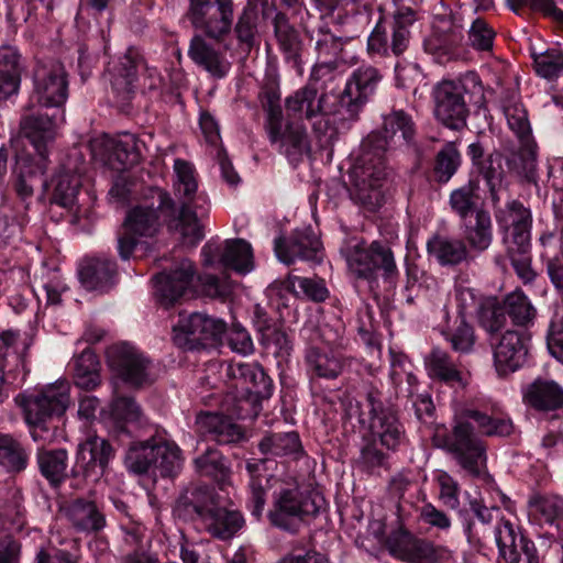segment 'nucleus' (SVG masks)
Listing matches in <instances>:
<instances>
[{
	"label": "nucleus",
	"instance_id": "20e7f679",
	"mask_svg": "<svg viewBox=\"0 0 563 563\" xmlns=\"http://www.w3.org/2000/svg\"><path fill=\"white\" fill-rule=\"evenodd\" d=\"M368 408L367 437L374 439L387 451L395 452L406 441V430L397 412L382 401L378 389L371 387L366 394Z\"/></svg>",
	"mask_w": 563,
	"mask_h": 563
},
{
	"label": "nucleus",
	"instance_id": "bf43d9fd",
	"mask_svg": "<svg viewBox=\"0 0 563 563\" xmlns=\"http://www.w3.org/2000/svg\"><path fill=\"white\" fill-rule=\"evenodd\" d=\"M53 192L51 201L63 208L70 209L77 200L80 179L69 172L58 173L52 180Z\"/></svg>",
	"mask_w": 563,
	"mask_h": 563
},
{
	"label": "nucleus",
	"instance_id": "680f3d73",
	"mask_svg": "<svg viewBox=\"0 0 563 563\" xmlns=\"http://www.w3.org/2000/svg\"><path fill=\"white\" fill-rule=\"evenodd\" d=\"M451 558L452 552L446 547L435 545L427 539L416 537L405 562L437 563L449 561Z\"/></svg>",
	"mask_w": 563,
	"mask_h": 563
},
{
	"label": "nucleus",
	"instance_id": "6e6552de",
	"mask_svg": "<svg viewBox=\"0 0 563 563\" xmlns=\"http://www.w3.org/2000/svg\"><path fill=\"white\" fill-rule=\"evenodd\" d=\"M346 261L350 269L360 278L369 279L380 274L385 280H393L398 275L393 251L378 241L354 245L349 250Z\"/></svg>",
	"mask_w": 563,
	"mask_h": 563
},
{
	"label": "nucleus",
	"instance_id": "c85d7f7f",
	"mask_svg": "<svg viewBox=\"0 0 563 563\" xmlns=\"http://www.w3.org/2000/svg\"><path fill=\"white\" fill-rule=\"evenodd\" d=\"M65 515L80 533L97 534L107 526L106 515L95 500L76 498L65 508Z\"/></svg>",
	"mask_w": 563,
	"mask_h": 563
},
{
	"label": "nucleus",
	"instance_id": "f03ea898",
	"mask_svg": "<svg viewBox=\"0 0 563 563\" xmlns=\"http://www.w3.org/2000/svg\"><path fill=\"white\" fill-rule=\"evenodd\" d=\"M246 471L250 476V507L256 518L264 510L268 489H273V493L267 518L275 528L297 533L302 523L319 515L324 504L319 492L301 486L296 481H284L271 475L266 460L247 461Z\"/></svg>",
	"mask_w": 563,
	"mask_h": 563
},
{
	"label": "nucleus",
	"instance_id": "338daca9",
	"mask_svg": "<svg viewBox=\"0 0 563 563\" xmlns=\"http://www.w3.org/2000/svg\"><path fill=\"white\" fill-rule=\"evenodd\" d=\"M234 33L240 45L247 49L254 46L258 33V14L253 4L247 3L239 14Z\"/></svg>",
	"mask_w": 563,
	"mask_h": 563
},
{
	"label": "nucleus",
	"instance_id": "473e14b6",
	"mask_svg": "<svg viewBox=\"0 0 563 563\" xmlns=\"http://www.w3.org/2000/svg\"><path fill=\"white\" fill-rule=\"evenodd\" d=\"M117 264L106 257H87L79 268V278L88 290L107 291L115 282Z\"/></svg>",
	"mask_w": 563,
	"mask_h": 563
},
{
	"label": "nucleus",
	"instance_id": "ea45409f",
	"mask_svg": "<svg viewBox=\"0 0 563 563\" xmlns=\"http://www.w3.org/2000/svg\"><path fill=\"white\" fill-rule=\"evenodd\" d=\"M194 465L198 474L211 477L221 489L231 484V468L218 449L207 448L194 460Z\"/></svg>",
	"mask_w": 563,
	"mask_h": 563
},
{
	"label": "nucleus",
	"instance_id": "2f4dec72",
	"mask_svg": "<svg viewBox=\"0 0 563 563\" xmlns=\"http://www.w3.org/2000/svg\"><path fill=\"white\" fill-rule=\"evenodd\" d=\"M188 56L214 79L224 78L231 69V63L225 55L207 43L200 35L191 38Z\"/></svg>",
	"mask_w": 563,
	"mask_h": 563
},
{
	"label": "nucleus",
	"instance_id": "dca6fc26",
	"mask_svg": "<svg viewBox=\"0 0 563 563\" xmlns=\"http://www.w3.org/2000/svg\"><path fill=\"white\" fill-rule=\"evenodd\" d=\"M382 79L380 70L371 65H362L352 73L339 97L340 107L350 119L358 117L363 107L375 95Z\"/></svg>",
	"mask_w": 563,
	"mask_h": 563
},
{
	"label": "nucleus",
	"instance_id": "423d86ee",
	"mask_svg": "<svg viewBox=\"0 0 563 563\" xmlns=\"http://www.w3.org/2000/svg\"><path fill=\"white\" fill-rule=\"evenodd\" d=\"M442 448L472 476H479L486 463V449L466 420H457L452 432L443 438Z\"/></svg>",
	"mask_w": 563,
	"mask_h": 563
},
{
	"label": "nucleus",
	"instance_id": "49530a36",
	"mask_svg": "<svg viewBox=\"0 0 563 563\" xmlns=\"http://www.w3.org/2000/svg\"><path fill=\"white\" fill-rule=\"evenodd\" d=\"M157 444L153 439L133 442L125 456L126 468L137 475L152 474L154 476Z\"/></svg>",
	"mask_w": 563,
	"mask_h": 563
},
{
	"label": "nucleus",
	"instance_id": "6ab92c4d",
	"mask_svg": "<svg viewBox=\"0 0 563 563\" xmlns=\"http://www.w3.org/2000/svg\"><path fill=\"white\" fill-rule=\"evenodd\" d=\"M196 267L189 258L173 264L168 272L155 275V294L158 301L169 307L191 290Z\"/></svg>",
	"mask_w": 563,
	"mask_h": 563
},
{
	"label": "nucleus",
	"instance_id": "e433bc0d",
	"mask_svg": "<svg viewBox=\"0 0 563 563\" xmlns=\"http://www.w3.org/2000/svg\"><path fill=\"white\" fill-rule=\"evenodd\" d=\"M325 93L318 96V88L307 84L285 100L288 115L311 120L323 113Z\"/></svg>",
	"mask_w": 563,
	"mask_h": 563
},
{
	"label": "nucleus",
	"instance_id": "3c124183",
	"mask_svg": "<svg viewBox=\"0 0 563 563\" xmlns=\"http://www.w3.org/2000/svg\"><path fill=\"white\" fill-rule=\"evenodd\" d=\"M220 263L239 273H247L253 268V251L243 239L227 240L220 255Z\"/></svg>",
	"mask_w": 563,
	"mask_h": 563
},
{
	"label": "nucleus",
	"instance_id": "58836bf2",
	"mask_svg": "<svg viewBox=\"0 0 563 563\" xmlns=\"http://www.w3.org/2000/svg\"><path fill=\"white\" fill-rule=\"evenodd\" d=\"M18 49L10 45L0 47V103L16 95L21 84V63Z\"/></svg>",
	"mask_w": 563,
	"mask_h": 563
},
{
	"label": "nucleus",
	"instance_id": "37998d69",
	"mask_svg": "<svg viewBox=\"0 0 563 563\" xmlns=\"http://www.w3.org/2000/svg\"><path fill=\"white\" fill-rule=\"evenodd\" d=\"M389 452L366 434L362 437L360 455L355 463L360 471L369 475H379L382 470H389Z\"/></svg>",
	"mask_w": 563,
	"mask_h": 563
},
{
	"label": "nucleus",
	"instance_id": "9b49d317",
	"mask_svg": "<svg viewBox=\"0 0 563 563\" xmlns=\"http://www.w3.org/2000/svg\"><path fill=\"white\" fill-rule=\"evenodd\" d=\"M144 144L131 133L119 139L100 136L90 141L92 158L109 168L122 172L139 164Z\"/></svg>",
	"mask_w": 563,
	"mask_h": 563
},
{
	"label": "nucleus",
	"instance_id": "f8f14e48",
	"mask_svg": "<svg viewBox=\"0 0 563 563\" xmlns=\"http://www.w3.org/2000/svg\"><path fill=\"white\" fill-rule=\"evenodd\" d=\"M187 16L208 37L220 41L231 32L234 3L232 0H190Z\"/></svg>",
	"mask_w": 563,
	"mask_h": 563
},
{
	"label": "nucleus",
	"instance_id": "2eb2a0df",
	"mask_svg": "<svg viewBox=\"0 0 563 563\" xmlns=\"http://www.w3.org/2000/svg\"><path fill=\"white\" fill-rule=\"evenodd\" d=\"M530 336L526 331L508 329L488 339L498 376H508L521 368L528 356Z\"/></svg>",
	"mask_w": 563,
	"mask_h": 563
},
{
	"label": "nucleus",
	"instance_id": "f3484780",
	"mask_svg": "<svg viewBox=\"0 0 563 563\" xmlns=\"http://www.w3.org/2000/svg\"><path fill=\"white\" fill-rule=\"evenodd\" d=\"M115 451L110 442L97 434H91L77 445L76 461L79 471L71 470L74 478L79 472L84 479L98 481L106 473Z\"/></svg>",
	"mask_w": 563,
	"mask_h": 563
},
{
	"label": "nucleus",
	"instance_id": "5fc2aeb1",
	"mask_svg": "<svg viewBox=\"0 0 563 563\" xmlns=\"http://www.w3.org/2000/svg\"><path fill=\"white\" fill-rule=\"evenodd\" d=\"M287 283L288 289L296 297H302L316 303L324 302L330 297L325 282L320 277H301L289 274Z\"/></svg>",
	"mask_w": 563,
	"mask_h": 563
},
{
	"label": "nucleus",
	"instance_id": "6e6d98bb",
	"mask_svg": "<svg viewBox=\"0 0 563 563\" xmlns=\"http://www.w3.org/2000/svg\"><path fill=\"white\" fill-rule=\"evenodd\" d=\"M479 327L488 334V339L500 335V331L507 324V314L503 302L496 299H488L479 303L477 310Z\"/></svg>",
	"mask_w": 563,
	"mask_h": 563
},
{
	"label": "nucleus",
	"instance_id": "13d9d810",
	"mask_svg": "<svg viewBox=\"0 0 563 563\" xmlns=\"http://www.w3.org/2000/svg\"><path fill=\"white\" fill-rule=\"evenodd\" d=\"M479 184L476 179H470L465 185L454 189L450 195L451 209L461 218L466 219L468 216L478 210Z\"/></svg>",
	"mask_w": 563,
	"mask_h": 563
},
{
	"label": "nucleus",
	"instance_id": "5701e85b",
	"mask_svg": "<svg viewBox=\"0 0 563 563\" xmlns=\"http://www.w3.org/2000/svg\"><path fill=\"white\" fill-rule=\"evenodd\" d=\"M266 132L271 143L277 146L278 152L294 165H297L305 155L310 153L306 128L298 122H288L285 126L279 123L275 130L271 128Z\"/></svg>",
	"mask_w": 563,
	"mask_h": 563
},
{
	"label": "nucleus",
	"instance_id": "393cba45",
	"mask_svg": "<svg viewBox=\"0 0 563 563\" xmlns=\"http://www.w3.org/2000/svg\"><path fill=\"white\" fill-rule=\"evenodd\" d=\"M20 134L35 148L38 158L47 159L56 139V123L52 115L41 112L24 113L20 119Z\"/></svg>",
	"mask_w": 563,
	"mask_h": 563
},
{
	"label": "nucleus",
	"instance_id": "79ce46f5",
	"mask_svg": "<svg viewBox=\"0 0 563 563\" xmlns=\"http://www.w3.org/2000/svg\"><path fill=\"white\" fill-rule=\"evenodd\" d=\"M468 506L470 511L478 521V523H476L475 521L467 520L464 523V531L468 540L479 539L482 536L484 537L485 533L489 531L490 527L494 528L492 531L494 533L496 526L503 523L499 522L500 509L498 507H487L478 499L470 500Z\"/></svg>",
	"mask_w": 563,
	"mask_h": 563
},
{
	"label": "nucleus",
	"instance_id": "c03bdc74",
	"mask_svg": "<svg viewBox=\"0 0 563 563\" xmlns=\"http://www.w3.org/2000/svg\"><path fill=\"white\" fill-rule=\"evenodd\" d=\"M47 159H41L33 162L30 159H22L18 162L15 170V191L22 199H26L33 196L34 187L42 184L46 185L43 176L46 170Z\"/></svg>",
	"mask_w": 563,
	"mask_h": 563
},
{
	"label": "nucleus",
	"instance_id": "72a5a7b5",
	"mask_svg": "<svg viewBox=\"0 0 563 563\" xmlns=\"http://www.w3.org/2000/svg\"><path fill=\"white\" fill-rule=\"evenodd\" d=\"M142 411L140 406L131 397H117L110 405L106 416V423L110 432L117 437H128L132 433L131 427L140 423Z\"/></svg>",
	"mask_w": 563,
	"mask_h": 563
},
{
	"label": "nucleus",
	"instance_id": "864d4df0",
	"mask_svg": "<svg viewBox=\"0 0 563 563\" xmlns=\"http://www.w3.org/2000/svg\"><path fill=\"white\" fill-rule=\"evenodd\" d=\"M465 241L478 252L487 250L493 242L492 218L488 211L478 209L473 222L465 225Z\"/></svg>",
	"mask_w": 563,
	"mask_h": 563
},
{
	"label": "nucleus",
	"instance_id": "8fccbe9b",
	"mask_svg": "<svg viewBox=\"0 0 563 563\" xmlns=\"http://www.w3.org/2000/svg\"><path fill=\"white\" fill-rule=\"evenodd\" d=\"M503 306L514 325L527 329L533 324L537 309L522 290L508 294L503 300Z\"/></svg>",
	"mask_w": 563,
	"mask_h": 563
},
{
	"label": "nucleus",
	"instance_id": "f704fd0d",
	"mask_svg": "<svg viewBox=\"0 0 563 563\" xmlns=\"http://www.w3.org/2000/svg\"><path fill=\"white\" fill-rule=\"evenodd\" d=\"M36 464L40 474L54 489L59 488L68 478L69 454L64 448L38 449Z\"/></svg>",
	"mask_w": 563,
	"mask_h": 563
},
{
	"label": "nucleus",
	"instance_id": "4c0bfd02",
	"mask_svg": "<svg viewBox=\"0 0 563 563\" xmlns=\"http://www.w3.org/2000/svg\"><path fill=\"white\" fill-rule=\"evenodd\" d=\"M244 522L240 511L228 509L218 501L210 515L206 517L202 528L213 538L229 540L244 526Z\"/></svg>",
	"mask_w": 563,
	"mask_h": 563
},
{
	"label": "nucleus",
	"instance_id": "4d7b16f0",
	"mask_svg": "<svg viewBox=\"0 0 563 563\" xmlns=\"http://www.w3.org/2000/svg\"><path fill=\"white\" fill-rule=\"evenodd\" d=\"M463 418L475 421L479 432L487 437H508L515 430L512 420L507 416H488L479 410L467 409Z\"/></svg>",
	"mask_w": 563,
	"mask_h": 563
},
{
	"label": "nucleus",
	"instance_id": "0e129e2a",
	"mask_svg": "<svg viewBox=\"0 0 563 563\" xmlns=\"http://www.w3.org/2000/svg\"><path fill=\"white\" fill-rule=\"evenodd\" d=\"M494 538L501 556L507 562L514 561L516 553L519 552V547H523L526 542L530 541L521 532L516 531L509 521H504L501 525L496 526Z\"/></svg>",
	"mask_w": 563,
	"mask_h": 563
},
{
	"label": "nucleus",
	"instance_id": "052dcab7",
	"mask_svg": "<svg viewBox=\"0 0 563 563\" xmlns=\"http://www.w3.org/2000/svg\"><path fill=\"white\" fill-rule=\"evenodd\" d=\"M258 449L263 454L275 456L298 455L301 442L296 432L273 433L261 440Z\"/></svg>",
	"mask_w": 563,
	"mask_h": 563
},
{
	"label": "nucleus",
	"instance_id": "603ef678",
	"mask_svg": "<svg viewBox=\"0 0 563 563\" xmlns=\"http://www.w3.org/2000/svg\"><path fill=\"white\" fill-rule=\"evenodd\" d=\"M100 363L97 355L89 349L84 350L74 360V380L77 387L86 390L100 384Z\"/></svg>",
	"mask_w": 563,
	"mask_h": 563
},
{
	"label": "nucleus",
	"instance_id": "e2e57ef3",
	"mask_svg": "<svg viewBox=\"0 0 563 563\" xmlns=\"http://www.w3.org/2000/svg\"><path fill=\"white\" fill-rule=\"evenodd\" d=\"M156 460L154 476L173 477L183 466L181 450L173 442L157 444Z\"/></svg>",
	"mask_w": 563,
	"mask_h": 563
},
{
	"label": "nucleus",
	"instance_id": "c756f323",
	"mask_svg": "<svg viewBox=\"0 0 563 563\" xmlns=\"http://www.w3.org/2000/svg\"><path fill=\"white\" fill-rule=\"evenodd\" d=\"M463 26L452 15H439L433 23L432 34L424 41L426 51L446 55L462 45Z\"/></svg>",
	"mask_w": 563,
	"mask_h": 563
},
{
	"label": "nucleus",
	"instance_id": "b1692460",
	"mask_svg": "<svg viewBox=\"0 0 563 563\" xmlns=\"http://www.w3.org/2000/svg\"><path fill=\"white\" fill-rule=\"evenodd\" d=\"M219 497L212 487L207 485H194L187 487L177 498L174 512L185 520L198 521L201 526L214 506Z\"/></svg>",
	"mask_w": 563,
	"mask_h": 563
},
{
	"label": "nucleus",
	"instance_id": "774afa93",
	"mask_svg": "<svg viewBox=\"0 0 563 563\" xmlns=\"http://www.w3.org/2000/svg\"><path fill=\"white\" fill-rule=\"evenodd\" d=\"M461 164V155L454 143H446L437 154L433 175L438 183H448Z\"/></svg>",
	"mask_w": 563,
	"mask_h": 563
},
{
	"label": "nucleus",
	"instance_id": "09e8293b",
	"mask_svg": "<svg viewBox=\"0 0 563 563\" xmlns=\"http://www.w3.org/2000/svg\"><path fill=\"white\" fill-rule=\"evenodd\" d=\"M509 170L532 180L537 172V145L531 139L520 140V146L506 156Z\"/></svg>",
	"mask_w": 563,
	"mask_h": 563
},
{
	"label": "nucleus",
	"instance_id": "f257e3e1",
	"mask_svg": "<svg viewBox=\"0 0 563 563\" xmlns=\"http://www.w3.org/2000/svg\"><path fill=\"white\" fill-rule=\"evenodd\" d=\"M175 194L180 200L177 209L169 194L158 187L148 190L144 201L131 209L123 222V228L137 236L155 235L164 222L169 231L178 232L183 243L190 246L198 244L205 236L203 225L197 214V181L192 166L183 159L175 161Z\"/></svg>",
	"mask_w": 563,
	"mask_h": 563
},
{
	"label": "nucleus",
	"instance_id": "7ed1b4c3",
	"mask_svg": "<svg viewBox=\"0 0 563 563\" xmlns=\"http://www.w3.org/2000/svg\"><path fill=\"white\" fill-rule=\"evenodd\" d=\"M417 13L411 8H399L390 19L380 18L367 38L371 55L401 56L410 46Z\"/></svg>",
	"mask_w": 563,
	"mask_h": 563
},
{
	"label": "nucleus",
	"instance_id": "1a4fd4ad",
	"mask_svg": "<svg viewBox=\"0 0 563 563\" xmlns=\"http://www.w3.org/2000/svg\"><path fill=\"white\" fill-rule=\"evenodd\" d=\"M33 96L44 108H62L68 98V75L57 59H38L33 68Z\"/></svg>",
	"mask_w": 563,
	"mask_h": 563
},
{
	"label": "nucleus",
	"instance_id": "7c9ffc66",
	"mask_svg": "<svg viewBox=\"0 0 563 563\" xmlns=\"http://www.w3.org/2000/svg\"><path fill=\"white\" fill-rule=\"evenodd\" d=\"M274 36L285 60L299 73L302 71V41L298 30L286 13L277 11L272 19Z\"/></svg>",
	"mask_w": 563,
	"mask_h": 563
},
{
	"label": "nucleus",
	"instance_id": "39448f33",
	"mask_svg": "<svg viewBox=\"0 0 563 563\" xmlns=\"http://www.w3.org/2000/svg\"><path fill=\"white\" fill-rule=\"evenodd\" d=\"M16 402L23 408L29 424L40 427L55 416H62L70 404L67 382L49 384L29 395H20Z\"/></svg>",
	"mask_w": 563,
	"mask_h": 563
},
{
	"label": "nucleus",
	"instance_id": "412c9836",
	"mask_svg": "<svg viewBox=\"0 0 563 563\" xmlns=\"http://www.w3.org/2000/svg\"><path fill=\"white\" fill-rule=\"evenodd\" d=\"M321 249V241L311 228L296 230L288 239L275 240V253L287 265L296 260L320 262Z\"/></svg>",
	"mask_w": 563,
	"mask_h": 563
},
{
	"label": "nucleus",
	"instance_id": "cd10ccee",
	"mask_svg": "<svg viewBox=\"0 0 563 563\" xmlns=\"http://www.w3.org/2000/svg\"><path fill=\"white\" fill-rule=\"evenodd\" d=\"M424 365L429 377L450 387H464V366L449 352L433 347L424 358Z\"/></svg>",
	"mask_w": 563,
	"mask_h": 563
},
{
	"label": "nucleus",
	"instance_id": "69168bd1",
	"mask_svg": "<svg viewBox=\"0 0 563 563\" xmlns=\"http://www.w3.org/2000/svg\"><path fill=\"white\" fill-rule=\"evenodd\" d=\"M529 506L545 523L563 525V498L560 496L534 494L529 499Z\"/></svg>",
	"mask_w": 563,
	"mask_h": 563
},
{
	"label": "nucleus",
	"instance_id": "4be33fe9",
	"mask_svg": "<svg viewBox=\"0 0 563 563\" xmlns=\"http://www.w3.org/2000/svg\"><path fill=\"white\" fill-rule=\"evenodd\" d=\"M144 65L141 53L130 47L118 59L109 63L108 74L112 90L124 102L132 98L135 91V81L137 78V69Z\"/></svg>",
	"mask_w": 563,
	"mask_h": 563
},
{
	"label": "nucleus",
	"instance_id": "a19ab883",
	"mask_svg": "<svg viewBox=\"0 0 563 563\" xmlns=\"http://www.w3.org/2000/svg\"><path fill=\"white\" fill-rule=\"evenodd\" d=\"M542 246L541 257L547 262L549 278L563 297V243L552 232H544L540 236Z\"/></svg>",
	"mask_w": 563,
	"mask_h": 563
},
{
	"label": "nucleus",
	"instance_id": "a18cd8bd",
	"mask_svg": "<svg viewBox=\"0 0 563 563\" xmlns=\"http://www.w3.org/2000/svg\"><path fill=\"white\" fill-rule=\"evenodd\" d=\"M306 364L308 371L317 377L334 379L341 375L345 362L332 352H325L316 346H310L306 351Z\"/></svg>",
	"mask_w": 563,
	"mask_h": 563
},
{
	"label": "nucleus",
	"instance_id": "a878e982",
	"mask_svg": "<svg viewBox=\"0 0 563 563\" xmlns=\"http://www.w3.org/2000/svg\"><path fill=\"white\" fill-rule=\"evenodd\" d=\"M385 154L378 153L377 150L368 147L366 142H362L361 154L350 174L351 184L357 187V195H364L365 181L384 185L386 180Z\"/></svg>",
	"mask_w": 563,
	"mask_h": 563
},
{
	"label": "nucleus",
	"instance_id": "a211bd4d",
	"mask_svg": "<svg viewBox=\"0 0 563 563\" xmlns=\"http://www.w3.org/2000/svg\"><path fill=\"white\" fill-rule=\"evenodd\" d=\"M528 409L547 419L563 416V386L554 379L538 377L522 390Z\"/></svg>",
	"mask_w": 563,
	"mask_h": 563
},
{
	"label": "nucleus",
	"instance_id": "de8ad7c7",
	"mask_svg": "<svg viewBox=\"0 0 563 563\" xmlns=\"http://www.w3.org/2000/svg\"><path fill=\"white\" fill-rule=\"evenodd\" d=\"M427 250L441 265H457L465 261L468 254L462 240L440 235L428 241Z\"/></svg>",
	"mask_w": 563,
	"mask_h": 563
},
{
	"label": "nucleus",
	"instance_id": "9d476101",
	"mask_svg": "<svg viewBox=\"0 0 563 563\" xmlns=\"http://www.w3.org/2000/svg\"><path fill=\"white\" fill-rule=\"evenodd\" d=\"M416 135L417 126L411 114L402 109H391L383 117L382 131L372 132L364 142L378 153H387L413 146Z\"/></svg>",
	"mask_w": 563,
	"mask_h": 563
},
{
	"label": "nucleus",
	"instance_id": "c9c22d12",
	"mask_svg": "<svg viewBox=\"0 0 563 563\" xmlns=\"http://www.w3.org/2000/svg\"><path fill=\"white\" fill-rule=\"evenodd\" d=\"M272 393V379L261 366L254 365L251 382L245 390L242 404L239 406L238 417L243 419L249 416L256 417L261 409L262 400L268 399Z\"/></svg>",
	"mask_w": 563,
	"mask_h": 563
},
{
	"label": "nucleus",
	"instance_id": "0eeeda50",
	"mask_svg": "<svg viewBox=\"0 0 563 563\" xmlns=\"http://www.w3.org/2000/svg\"><path fill=\"white\" fill-rule=\"evenodd\" d=\"M495 219L505 249L530 250L533 214L528 206L518 199L509 200L495 210Z\"/></svg>",
	"mask_w": 563,
	"mask_h": 563
},
{
	"label": "nucleus",
	"instance_id": "bb28decb",
	"mask_svg": "<svg viewBox=\"0 0 563 563\" xmlns=\"http://www.w3.org/2000/svg\"><path fill=\"white\" fill-rule=\"evenodd\" d=\"M196 424L201 433L210 434L219 444H238L246 440L245 429L219 412L200 411Z\"/></svg>",
	"mask_w": 563,
	"mask_h": 563
},
{
	"label": "nucleus",
	"instance_id": "4468645a",
	"mask_svg": "<svg viewBox=\"0 0 563 563\" xmlns=\"http://www.w3.org/2000/svg\"><path fill=\"white\" fill-rule=\"evenodd\" d=\"M110 368L125 383L140 387L153 382L152 361L129 343H118L107 350Z\"/></svg>",
	"mask_w": 563,
	"mask_h": 563
},
{
	"label": "nucleus",
	"instance_id": "ddd939ff",
	"mask_svg": "<svg viewBox=\"0 0 563 563\" xmlns=\"http://www.w3.org/2000/svg\"><path fill=\"white\" fill-rule=\"evenodd\" d=\"M465 92V86L454 80H442L433 89L434 117L448 129L461 131L466 126L470 110Z\"/></svg>",
	"mask_w": 563,
	"mask_h": 563
},
{
	"label": "nucleus",
	"instance_id": "aec40b11",
	"mask_svg": "<svg viewBox=\"0 0 563 563\" xmlns=\"http://www.w3.org/2000/svg\"><path fill=\"white\" fill-rule=\"evenodd\" d=\"M173 329L186 335L190 347H206L221 342L227 333V323L202 312H192L187 318H181Z\"/></svg>",
	"mask_w": 563,
	"mask_h": 563
}]
</instances>
